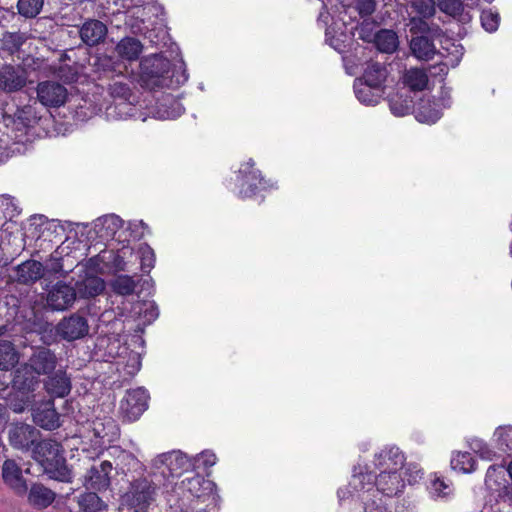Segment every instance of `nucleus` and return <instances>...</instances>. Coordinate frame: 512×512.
Segmentation results:
<instances>
[{"label":"nucleus","mask_w":512,"mask_h":512,"mask_svg":"<svg viewBox=\"0 0 512 512\" xmlns=\"http://www.w3.org/2000/svg\"><path fill=\"white\" fill-rule=\"evenodd\" d=\"M423 476L424 472L419 465L412 462L406 463L404 453L394 445L385 446L374 455V470L361 464L353 467L354 478L412 480Z\"/></svg>","instance_id":"nucleus-1"},{"label":"nucleus","mask_w":512,"mask_h":512,"mask_svg":"<svg viewBox=\"0 0 512 512\" xmlns=\"http://www.w3.org/2000/svg\"><path fill=\"white\" fill-rule=\"evenodd\" d=\"M187 80L188 74L183 61L175 65L172 74L169 60L160 54L149 55L140 61V81L146 88H173Z\"/></svg>","instance_id":"nucleus-2"},{"label":"nucleus","mask_w":512,"mask_h":512,"mask_svg":"<svg viewBox=\"0 0 512 512\" xmlns=\"http://www.w3.org/2000/svg\"><path fill=\"white\" fill-rule=\"evenodd\" d=\"M62 452L60 443L52 439L34 445V458L41 464L50 480H66L70 477Z\"/></svg>","instance_id":"nucleus-3"},{"label":"nucleus","mask_w":512,"mask_h":512,"mask_svg":"<svg viewBox=\"0 0 512 512\" xmlns=\"http://www.w3.org/2000/svg\"><path fill=\"white\" fill-rule=\"evenodd\" d=\"M192 464L188 457L180 451L163 453L156 457L151 466L150 475L155 478H180L188 472Z\"/></svg>","instance_id":"nucleus-4"},{"label":"nucleus","mask_w":512,"mask_h":512,"mask_svg":"<svg viewBox=\"0 0 512 512\" xmlns=\"http://www.w3.org/2000/svg\"><path fill=\"white\" fill-rule=\"evenodd\" d=\"M149 396L144 388L128 390L120 402V413L129 422L137 420L148 407Z\"/></svg>","instance_id":"nucleus-5"},{"label":"nucleus","mask_w":512,"mask_h":512,"mask_svg":"<svg viewBox=\"0 0 512 512\" xmlns=\"http://www.w3.org/2000/svg\"><path fill=\"white\" fill-rule=\"evenodd\" d=\"M37 100L45 107L57 108L64 105L68 98L66 87L56 81H43L36 88Z\"/></svg>","instance_id":"nucleus-6"},{"label":"nucleus","mask_w":512,"mask_h":512,"mask_svg":"<svg viewBox=\"0 0 512 512\" xmlns=\"http://www.w3.org/2000/svg\"><path fill=\"white\" fill-rule=\"evenodd\" d=\"M239 175L241 177L239 193L243 198L251 197L259 188L264 189L267 187V182L261 177L260 171L254 169V161L252 159L241 165Z\"/></svg>","instance_id":"nucleus-7"},{"label":"nucleus","mask_w":512,"mask_h":512,"mask_svg":"<svg viewBox=\"0 0 512 512\" xmlns=\"http://www.w3.org/2000/svg\"><path fill=\"white\" fill-rule=\"evenodd\" d=\"M88 331L87 320L78 314L62 319L56 326V333L67 341L80 339L87 335Z\"/></svg>","instance_id":"nucleus-8"},{"label":"nucleus","mask_w":512,"mask_h":512,"mask_svg":"<svg viewBox=\"0 0 512 512\" xmlns=\"http://www.w3.org/2000/svg\"><path fill=\"white\" fill-rule=\"evenodd\" d=\"M76 300V290L63 282L55 284L47 294V305L56 311H63L73 305Z\"/></svg>","instance_id":"nucleus-9"},{"label":"nucleus","mask_w":512,"mask_h":512,"mask_svg":"<svg viewBox=\"0 0 512 512\" xmlns=\"http://www.w3.org/2000/svg\"><path fill=\"white\" fill-rule=\"evenodd\" d=\"M27 84V72L20 66L5 65L0 69V90L12 93Z\"/></svg>","instance_id":"nucleus-10"},{"label":"nucleus","mask_w":512,"mask_h":512,"mask_svg":"<svg viewBox=\"0 0 512 512\" xmlns=\"http://www.w3.org/2000/svg\"><path fill=\"white\" fill-rule=\"evenodd\" d=\"M39 437V431L31 425L19 423L9 431L10 444L17 449H29Z\"/></svg>","instance_id":"nucleus-11"},{"label":"nucleus","mask_w":512,"mask_h":512,"mask_svg":"<svg viewBox=\"0 0 512 512\" xmlns=\"http://www.w3.org/2000/svg\"><path fill=\"white\" fill-rule=\"evenodd\" d=\"M108 33L107 26L96 19L85 21L79 29V35L84 44L93 47L102 43Z\"/></svg>","instance_id":"nucleus-12"},{"label":"nucleus","mask_w":512,"mask_h":512,"mask_svg":"<svg viewBox=\"0 0 512 512\" xmlns=\"http://www.w3.org/2000/svg\"><path fill=\"white\" fill-rule=\"evenodd\" d=\"M38 376L29 364H24L15 371L13 388L19 393L30 394L38 386Z\"/></svg>","instance_id":"nucleus-13"},{"label":"nucleus","mask_w":512,"mask_h":512,"mask_svg":"<svg viewBox=\"0 0 512 512\" xmlns=\"http://www.w3.org/2000/svg\"><path fill=\"white\" fill-rule=\"evenodd\" d=\"M123 220L115 215L108 214L97 218L93 222V230L101 240L113 239L116 233L122 228Z\"/></svg>","instance_id":"nucleus-14"},{"label":"nucleus","mask_w":512,"mask_h":512,"mask_svg":"<svg viewBox=\"0 0 512 512\" xmlns=\"http://www.w3.org/2000/svg\"><path fill=\"white\" fill-rule=\"evenodd\" d=\"M28 364L38 375H44L56 368L57 358L51 350L40 348L33 352Z\"/></svg>","instance_id":"nucleus-15"},{"label":"nucleus","mask_w":512,"mask_h":512,"mask_svg":"<svg viewBox=\"0 0 512 512\" xmlns=\"http://www.w3.org/2000/svg\"><path fill=\"white\" fill-rule=\"evenodd\" d=\"M44 273L43 265L36 260H27L15 267L13 279L21 284L34 283L39 280Z\"/></svg>","instance_id":"nucleus-16"},{"label":"nucleus","mask_w":512,"mask_h":512,"mask_svg":"<svg viewBox=\"0 0 512 512\" xmlns=\"http://www.w3.org/2000/svg\"><path fill=\"white\" fill-rule=\"evenodd\" d=\"M54 499L55 493L39 482L34 483L28 493L29 503L38 509L48 507L52 504Z\"/></svg>","instance_id":"nucleus-17"},{"label":"nucleus","mask_w":512,"mask_h":512,"mask_svg":"<svg viewBox=\"0 0 512 512\" xmlns=\"http://www.w3.org/2000/svg\"><path fill=\"white\" fill-rule=\"evenodd\" d=\"M115 51L121 59L132 62L139 58L143 45L134 37H124L117 43Z\"/></svg>","instance_id":"nucleus-18"},{"label":"nucleus","mask_w":512,"mask_h":512,"mask_svg":"<svg viewBox=\"0 0 512 512\" xmlns=\"http://www.w3.org/2000/svg\"><path fill=\"white\" fill-rule=\"evenodd\" d=\"M45 388L52 396L62 398L70 393L71 381L65 372L59 371L46 381Z\"/></svg>","instance_id":"nucleus-19"},{"label":"nucleus","mask_w":512,"mask_h":512,"mask_svg":"<svg viewBox=\"0 0 512 512\" xmlns=\"http://www.w3.org/2000/svg\"><path fill=\"white\" fill-rule=\"evenodd\" d=\"M184 112L182 104L171 98L166 97L163 99L153 112V116L159 120L176 119L181 116Z\"/></svg>","instance_id":"nucleus-20"},{"label":"nucleus","mask_w":512,"mask_h":512,"mask_svg":"<svg viewBox=\"0 0 512 512\" xmlns=\"http://www.w3.org/2000/svg\"><path fill=\"white\" fill-rule=\"evenodd\" d=\"M34 422L46 430H54L60 426L59 415L52 405L47 404L33 413Z\"/></svg>","instance_id":"nucleus-21"},{"label":"nucleus","mask_w":512,"mask_h":512,"mask_svg":"<svg viewBox=\"0 0 512 512\" xmlns=\"http://www.w3.org/2000/svg\"><path fill=\"white\" fill-rule=\"evenodd\" d=\"M132 249L123 247L120 251L115 253L114 251H102L98 254V259L106 267L113 269L114 271H123L126 268V262L124 258L127 254H131Z\"/></svg>","instance_id":"nucleus-22"},{"label":"nucleus","mask_w":512,"mask_h":512,"mask_svg":"<svg viewBox=\"0 0 512 512\" xmlns=\"http://www.w3.org/2000/svg\"><path fill=\"white\" fill-rule=\"evenodd\" d=\"M76 287L80 297L90 298L101 294L105 289V283L100 277L91 275L77 282Z\"/></svg>","instance_id":"nucleus-23"},{"label":"nucleus","mask_w":512,"mask_h":512,"mask_svg":"<svg viewBox=\"0 0 512 512\" xmlns=\"http://www.w3.org/2000/svg\"><path fill=\"white\" fill-rule=\"evenodd\" d=\"M354 91L357 99L365 105H375L382 97V89H375L358 79L354 83Z\"/></svg>","instance_id":"nucleus-24"},{"label":"nucleus","mask_w":512,"mask_h":512,"mask_svg":"<svg viewBox=\"0 0 512 512\" xmlns=\"http://www.w3.org/2000/svg\"><path fill=\"white\" fill-rule=\"evenodd\" d=\"M217 457L211 450H205L198 454L192 464L196 476L205 478L211 476V468L216 464Z\"/></svg>","instance_id":"nucleus-25"},{"label":"nucleus","mask_w":512,"mask_h":512,"mask_svg":"<svg viewBox=\"0 0 512 512\" xmlns=\"http://www.w3.org/2000/svg\"><path fill=\"white\" fill-rule=\"evenodd\" d=\"M40 119L41 115L37 110L36 102L18 108L14 113V123L23 128L35 125Z\"/></svg>","instance_id":"nucleus-26"},{"label":"nucleus","mask_w":512,"mask_h":512,"mask_svg":"<svg viewBox=\"0 0 512 512\" xmlns=\"http://www.w3.org/2000/svg\"><path fill=\"white\" fill-rule=\"evenodd\" d=\"M373 42L379 51L390 54L398 47V36L392 30L382 29L374 35Z\"/></svg>","instance_id":"nucleus-27"},{"label":"nucleus","mask_w":512,"mask_h":512,"mask_svg":"<svg viewBox=\"0 0 512 512\" xmlns=\"http://www.w3.org/2000/svg\"><path fill=\"white\" fill-rule=\"evenodd\" d=\"M410 48L413 55L420 60H430L436 53L434 44L424 36L412 38Z\"/></svg>","instance_id":"nucleus-28"},{"label":"nucleus","mask_w":512,"mask_h":512,"mask_svg":"<svg viewBox=\"0 0 512 512\" xmlns=\"http://www.w3.org/2000/svg\"><path fill=\"white\" fill-rule=\"evenodd\" d=\"M386 77V68L380 63H372L366 68L362 81L375 89H381Z\"/></svg>","instance_id":"nucleus-29"},{"label":"nucleus","mask_w":512,"mask_h":512,"mask_svg":"<svg viewBox=\"0 0 512 512\" xmlns=\"http://www.w3.org/2000/svg\"><path fill=\"white\" fill-rule=\"evenodd\" d=\"M121 352L118 353V365H124L126 373L129 375L136 374L141 368V356L138 352L128 351L126 346H122Z\"/></svg>","instance_id":"nucleus-30"},{"label":"nucleus","mask_w":512,"mask_h":512,"mask_svg":"<svg viewBox=\"0 0 512 512\" xmlns=\"http://www.w3.org/2000/svg\"><path fill=\"white\" fill-rule=\"evenodd\" d=\"M18 353L14 345L7 340H0V370L8 371L18 363Z\"/></svg>","instance_id":"nucleus-31"},{"label":"nucleus","mask_w":512,"mask_h":512,"mask_svg":"<svg viewBox=\"0 0 512 512\" xmlns=\"http://www.w3.org/2000/svg\"><path fill=\"white\" fill-rule=\"evenodd\" d=\"M403 81L411 90L422 91L428 85V76L422 69L411 68L405 72Z\"/></svg>","instance_id":"nucleus-32"},{"label":"nucleus","mask_w":512,"mask_h":512,"mask_svg":"<svg viewBox=\"0 0 512 512\" xmlns=\"http://www.w3.org/2000/svg\"><path fill=\"white\" fill-rule=\"evenodd\" d=\"M454 471L468 474L474 471L476 462L468 452H456L453 454L450 462Z\"/></svg>","instance_id":"nucleus-33"},{"label":"nucleus","mask_w":512,"mask_h":512,"mask_svg":"<svg viewBox=\"0 0 512 512\" xmlns=\"http://www.w3.org/2000/svg\"><path fill=\"white\" fill-rule=\"evenodd\" d=\"M137 282L129 275H119L111 282L113 291L122 296H128L134 293Z\"/></svg>","instance_id":"nucleus-34"},{"label":"nucleus","mask_w":512,"mask_h":512,"mask_svg":"<svg viewBox=\"0 0 512 512\" xmlns=\"http://www.w3.org/2000/svg\"><path fill=\"white\" fill-rule=\"evenodd\" d=\"M412 13L424 18H431L436 12L434 0H405Z\"/></svg>","instance_id":"nucleus-35"},{"label":"nucleus","mask_w":512,"mask_h":512,"mask_svg":"<svg viewBox=\"0 0 512 512\" xmlns=\"http://www.w3.org/2000/svg\"><path fill=\"white\" fill-rule=\"evenodd\" d=\"M78 503L84 512H103L107 507L98 495L93 492L81 495Z\"/></svg>","instance_id":"nucleus-36"},{"label":"nucleus","mask_w":512,"mask_h":512,"mask_svg":"<svg viewBox=\"0 0 512 512\" xmlns=\"http://www.w3.org/2000/svg\"><path fill=\"white\" fill-rule=\"evenodd\" d=\"M442 116L440 109L436 104H423L416 111V119L421 123L433 124L438 121Z\"/></svg>","instance_id":"nucleus-37"},{"label":"nucleus","mask_w":512,"mask_h":512,"mask_svg":"<svg viewBox=\"0 0 512 512\" xmlns=\"http://www.w3.org/2000/svg\"><path fill=\"white\" fill-rule=\"evenodd\" d=\"M110 94L114 98H118L123 100L124 102L119 104L120 107L128 108V110H132V106L130 103H126L131 96V89L127 83L121 81H115L110 85Z\"/></svg>","instance_id":"nucleus-38"},{"label":"nucleus","mask_w":512,"mask_h":512,"mask_svg":"<svg viewBox=\"0 0 512 512\" xmlns=\"http://www.w3.org/2000/svg\"><path fill=\"white\" fill-rule=\"evenodd\" d=\"M44 0H18L17 8L21 16L34 18L42 10Z\"/></svg>","instance_id":"nucleus-39"},{"label":"nucleus","mask_w":512,"mask_h":512,"mask_svg":"<svg viewBox=\"0 0 512 512\" xmlns=\"http://www.w3.org/2000/svg\"><path fill=\"white\" fill-rule=\"evenodd\" d=\"M143 324H150L158 317V308L154 302H140L134 307Z\"/></svg>","instance_id":"nucleus-40"},{"label":"nucleus","mask_w":512,"mask_h":512,"mask_svg":"<svg viewBox=\"0 0 512 512\" xmlns=\"http://www.w3.org/2000/svg\"><path fill=\"white\" fill-rule=\"evenodd\" d=\"M494 441L501 450H512V426H499L494 432Z\"/></svg>","instance_id":"nucleus-41"},{"label":"nucleus","mask_w":512,"mask_h":512,"mask_svg":"<svg viewBox=\"0 0 512 512\" xmlns=\"http://www.w3.org/2000/svg\"><path fill=\"white\" fill-rule=\"evenodd\" d=\"M112 464L109 461H102L91 466L86 480H110Z\"/></svg>","instance_id":"nucleus-42"},{"label":"nucleus","mask_w":512,"mask_h":512,"mask_svg":"<svg viewBox=\"0 0 512 512\" xmlns=\"http://www.w3.org/2000/svg\"><path fill=\"white\" fill-rule=\"evenodd\" d=\"M21 210L16 200L10 195H0V214L5 219H12L20 214Z\"/></svg>","instance_id":"nucleus-43"},{"label":"nucleus","mask_w":512,"mask_h":512,"mask_svg":"<svg viewBox=\"0 0 512 512\" xmlns=\"http://www.w3.org/2000/svg\"><path fill=\"white\" fill-rule=\"evenodd\" d=\"M468 445L470 449L478 454L481 458L485 460H492L496 455L495 451L491 449L485 441L480 438H471L468 440Z\"/></svg>","instance_id":"nucleus-44"},{"label":"nucleus","mask_w":512,"mask_h":512,"mask_svg":"<svg viewBox=\"0 0 512 512\" xmlns=\"http://www.w3.org/2000/svg\"><path fill=\"white\" fill-rule=\"evenodd\" d=\"M427 18L422 16H413L409 20L410 32L413 34L417 33H432L436 34L438 31V27L431 28L430 25L426 22Z\"/></svg>","instance_id":"nucleus-45"},{"label":"nucleus","mask_w":512,"mask_h":512,"mask_svg":"<svg viewBox=\"0 0 512 512\" xmlns=\"http://www.w3.org/2000/svg\"><path fill=\"white\" fill-rule=\"evenodd\" d=\"M412 101L409 98L402 100L400 97L390 99V110L395 116H405L410 113Z\"/></svg>","instance_id":"nucleus-46"},{"label":"nucleus","mask_w":512,"mask_h":512,"mask_svg":"<svg viewBox=\"0 0 512 512\" xmlns=\"http://www.w3.org/2000/svg\"><path fill=\"white\" fill-rule=\"evenodd\" d=\"M500 16L492 10H484L481 14L482 27L489 33H493L498 29Z\"/></svg>","instance_id":"nucleus-47"},{"label":"nucleus","mask_w":512,"mask_h":512,"mask_svg":"<svg viewBox=\"0 0 512 512\" xmlns=\"http://www.w3.org/2000/svg\"><path fill=\"white\" fill-rule=\"evenodd\" d=\"M141 268L144 272H149L155 262V255L153 250L147 244H141L139 247Z\"/></svg>","instance_id":"nucleus-48"},{"label":"nucleus","mask_w":512,"mask_h":512,"mask_svg":"<svg viewBox=\"0 0 512 512\" xmlns=\"http://www.w3.org/2000/svg\"><path fill=\"white\" fill-rule=\"evenodd\" d=\"M427 489L433 498H445L453 492L452 485L448 482H430Z\"/></svg>","instance_id":"nucleus-49"},{"label":"nucleus","mask_w":512,"mask_h":512,"mask_svg":"<svg viewBox=\"0 0 512 512\" xmlns=\"http://www.w3.org/2000/svg\"><path fill=\"white\" fill-rule=\"evenodd\" d=\"M3 480H21L22 470L13 460H6L2 467Z\"/></svg>","instance_id":"nucleus-50"},{"label":"nucleus","mask_w":512,"mask_h":512,"mask_svg":"<svg viewBox=\"0 0 512 512\" xmlns=\"http://www.w3.org/2000/svg\"><path fill=\"white\" fill-rule=\"evenodd\" d=\"M438 6L441 11L453 16L460 14L463 10L460 0H438Z\"/></svg>","instance_id":"nucleus-51"},{"label":"nucleus","mask_w":512,"mask_h":512,"mask_svg":"<svg viewBox=\"0 0 512 512\" xmlns=\"http://www.w3.org/2000/svg\"><path fill=\"white\" fill-rule=\"evenodd\" d=\"M64 261L65 259L61 258L60 252L56 250L50 258V264H49V270L53 273H63L68 274L72 267L70 266L69 269H64Z\"/></svg>","instance_id":"nucleus-52"},{"label":"nucleus","mask_w":512,"mask_h":512,"mask_svg":"<svg viewBox=\"0 0 512 512\" xmlns=\"http://www.w3.org/2000/svg\"><path fill=\"white\" fill-rule=\"evenodd\" d=\"M21 398L19 400L13 399L10 401V407L14 412H23L32 402V395L27 393H20Z\"/></svg>","instance_id":"nucleus-53"},{"label":"nucleus","mask_w":512,"mask_h":512,"mask_svg":"<svg viewBox=\"0 0 512 512\" xmlns=\"http://www.w3.org/2000/svg\"><path fill=\"white\" fill-rule=\"evenodd\" d=\"M507 474L506 466L504 465H491L486 472V480H493L502 478Z\"/></svg>","instance_id":"nucleus-54"},{"label":"nucleus","mask_w":512,"mask_h":512,"mask_svg":"<svg viewBox=\"0 0 512 512\" xmlns=\"http://www.w3.org/2000/svg\"><path fill=\"white\" fill-rule=\"evenodd\" d=\"M11 487L18 494H23L27 490L26 482H21V481L12 482Z\"/></svg>","instance_id":"nucleus-55"},{"label":"nucleus","mask_w":512,"mask_h":512,"mask_svg":"<svg viewBox=\"0 0 512 512\" xmlns=\"http://www.w3.org/2000/svg\"><path fill=\"white\" fill-rule=\"evenodd\" d=\"M124 2L123 6L130 8V7H141L144 5L146 0H122Z\"/></svg>","instance_id":"nucleus-56"},{"label":"nucleus","mask_w":512,"mask_h":512,"mask_svg":"<svg viewBox=\"0 0 512 512\" xmlns=\"http://www.w3.org/2000/svg\"><path fill=\"white\" fill-rule=\"evenodd\" d=\"M98 425H100V423L96 422L94 423V431H95V434L98 436V437H101V438H105L108 436V433L106 432H103V431H100L99 428H98Z\"/></svg>","instance_id":"nucleus-57"},{"label":"nucleus","mask_w":512,"mask_h":512,"mask_svg":"<svg viewBox=\"0 0 512 512\" xmlns=\"http://www.w3.org/2000/svg\"><path fill=\"white\" fill-rule=\"evenodd\" d=\"M373 10H374V4L371 1L365 3V11H366V13L370 14V13L373 12Z\"/></svg>","instance_id":"nucleus-58"},{"label":"nucleus","mask_w":512,"mask_h":512,"mask_svg":"<svg viewBox=\"0 0 512 512\" xmlns=\"http://www.w3.org/2000/svg\"><path fill=\"white\" fill-rule=\"evenodd\" d=\"M506 471L512 480V460L506 465Z\"/></svg>","instance_id":"nucleus-59"},{"label":"nucleus","mask_w":512,"mask_h":512,"mask_svg":"<svg viewBox=\"0 0 512 512\" xmlns=\"http://www.w3.org/2000/svg\"><path fill=\"white\" fill-rule=\"evenodd\" d=\"M377 483H378V485H377V489H378V490H382V491H384V490H385L384 486H385L386 484H388V482H384V481L377 482Z\"/></svg>","instance_id":"nucleus-60"},{"label":"nucleus","mask_w":512,"mask_h":512,"mask_svg":"<svg viewBox=\"0 0 512 512\" xmlns=\"http://www.w3.org/2000/svg\"><path fill=\"white\" fill-rule=\"evenodd\" d=\"M369 449V444L368 443H365L362 445V450L363 451H367Z\"/></svg>","instance_id":"nucleus-61"},{"label":"nucleus","mask_w":512,"mask_h":512,"mask_svg":"<svg viewBox=\"0 0 512 512\" xmlns=\"http://www.w3.org/2000/svg\"><path fill=\"white\" fill-rule=\"evenodd\" d=\"M206 483L209 485V489H210V490H212V486H213L212 484H214V483H213V482H211V481H208V482H206Z\"/></svg>","instance_id":"nucleus-62"},{"label":"nucleus","mask_w":512,"mask_h":512,"mask_svg":"<svg viewBox=\"0 0 512 512\" xmlns=\"http://www.w3.org/2000/svg\"><path fill=\"white\" fill-rule=\"evenodd\" d=\"M331 46H333L335 49H338V47L334 43H330Z\"/></svg>","instance_id":"nucleus-63"},{"label":"nucleus","mask_w":512,"mask_h":512,"mask_svg":"<svg viewBox=\"0 0 512 512\" xmlns=\"http://www.w3.org/2000/svg\"><path fill=\"white\" fill-rule=\"evenodd\" d=\"M434 480L439 481V480H440V477L435 476V479H434Z\"/></svg>","instance_id":"nucleus-64"}]
</instances>
